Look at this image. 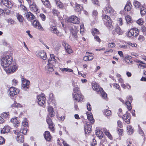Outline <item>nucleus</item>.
I'll return each instance as SVG.
<instances>
[{
  "instance_id": "nucleus-1",
  "label": "nucleus",
  "mask_w": 146,
  "mask_h": 146,
  "mask_svg": "<svg viewBox=\"0 0 146 146\" xmlns=\"http://www.w3.org/2000/svg\"><path fill=\"white\" fill-rule=\"evenodd\" d=\"M13 59V57L10 55L3 57L1 59V66L4 68H7L12 64Z\"/></svg>"
},
{
  "instance_id": "nucleus-2",
  "label": "nucleus",
  "mask_w": 146,
  "mask_h": 146,
  "mask_svg": "<svg viewBox=\"0 0 146 146\" xmlns=\"http://www.w3.org/2000/svg\"><path fill=\"white\" fill-rule=\"evenodd\" d=\"M92 88L94 90L97 92H100L103 98L106 99L107 98V94L104 91L102 88H100L98 84L95 82L92 84Z\"/></svg>"
},
{
  "instance_id": "nucleus-3",
  "label": "nucleus",
  "mask_w": 146,
  "mask_h": 146,
  "mask_svg": "<svg viewBox=\"0 0 146 146\" xmlns=\"http://www.w3.org/2000/svg\"><path fill=\"white\" fill-rule=\"evenodd\" d=\"M50 59L48 60V64L45 67V69L46 71L48 72H52L54 70V66L51 64V61H55L56 60L55 59L54 56L53 54H50Z\"/></svg>"
},
{
  "instance_id": "nucleus-4",
  "label": "nucleus",
  "mask_w": 146,
  "mask_h": 146,
  "mask_svg": "<svg viewBox=\"0 0 146 146\" xmlns=\"http://www.w3.org/2000/svg\"><path fill=\"white\" fill-rule=\"evenodd\" d=\"M139 33V30L137 28H134L131 29L128 33V36L129 37L132 36H136Z\"/></svg>"
},
{
  "instance_id": "nucleus-5",
  "label": "nucleus",
  "mask_w": 146,
  "mask_h": 146,
  "mask_svg": "<svg viewBox=\"0 0 146 146\" xmlns=\"http://www.w3.org/2000/svg\"><path fill=\"white\" fill-rule=\"evenodd\" d=\"M49 30L51 31L52 33L56 34L58 36H62V34L59 32L54 24V25H50Z\"/></svg>"
},
{
  "instance_id": "nucleus-6",
  "label": "nucleus",
  "mask_w": 146,
  "mask_h": 146,
  "mask_svg": "<svg viewBox=\"0 0 146 146\" xmlns=\"http://www.w3.org/2000/svg\"><path fill=\"white\" fill-rule=\"evenodd\" d=\"M104 11L106 13L112 15H113L115 13V12L109 4H107L106 8L104 9Z\"/></svg>"
},
{
  "instance_id": "nucleus-7",
  "label": "nucleus",
  "mask_w": 146,
  "mask_h": 146,
  "mask_svg": "<svg viewBox=\"0 0 146 146\" xmlns=\"http://www.w3.org/2000/svg\"><path fill=\"white\" fill-rule=\"evenodd\" d=\"M18 66L15 63L12 64L11 66L9 68H5V70L7 73H13L15 71L18 69Z\"/></svg>"
},
{
  "instance_id": "nucleus-8",
  "label": "nucleus",
  "mask_w": 146,
  "mask_h": 146,
  "mask_svg": "<svg viewBox=\"0 0 146 146\" xmlns=\"http://www.w3.org/2000/svg\"><path fill=\"white\" fill-rule=\"evenodd\" d=\"M38 100V104L40 106H43L46 100L44 94H42L37 96Z\"/></svg>"
},
{
  "instance_id": "nucleus-9",
  "label": "nucleus",
  "mask_w": 146,
  "mask_h": 146,
  "mask_svg": "<svg viewBox=\"0 0 146 146\" xmlns=\"http://www.w3.org/2000/svg\"><path fill=\"white\" fill-rule=\"evenodd\" d=\"M68 21L74 24H79L80 22V19L75 16L73 15L70 17Z\"/></svg>"
},
{
  "instance_id": "nucleus-10",
  "label": "nucleus",
  "mask_w": 146,
  "mask_h": 146,
  "mask_svg": "<svg viewBox=\"0 0 146 146\" xmlns=\"http://www.w3.org/2000/svg\"><path fill=\"white\" fill-rule=\"evenodd\" d=\"M25 17H26L27 19L32 22V21L34 20L35 18V16L30 12H28L25 13Z\"/></svg>"
},
{
  "instance_id": "nucleus-11",
  "label": "nucleus",
  "mask_w": 146,
  "mask_h": 146,
  "mask_svg": "<svg viewBox=\"0 0 146 146\" xmlns=\"http://www.w3.org/2000/svg\"><path fill=\"white\" fill-rule=\"evenodd\" d=\"M72 95L73 96L74 100L78 102H80L83 101L84 97L82 94H76L74 95L73 93Z\"/></svg>"
},
{
  "instance_id": "nucleus-12",
  "label": "nucleus",
  "mask_w": 146,
  "mask_h": 146,
  "mask_svg": "<svg viewBox=\"0 0 146 146\" xmlns=\"http://www.w3.org/2000/svg\"><path fill=\"white\" fill-rule=\"evenodd\" d=\"M9 92L10 96H13L19 93V90L14 87H11L10 88Z\"/></svg>"
},
{
  "instance_id": "nucleus-13",
  "label": "nucleus",
  "mask_w": 146,
  "mask_h": 146,
  "mask_svg": "<svg viewBox=\"0 0 146 146\" xmlns=\"http://www.w3.org/2000/svg\"><path fill=\"white\" fill-rule=\"evenodd\" d=\"M22 88L23 89H28L30 84V82L26 79H22Z\"/></svg>"
},
{
  "instance_id": "nucleus-14",
  "label": "nucleus",
  "mask_w": 146,
  "mask_h": 146,
  "mask_svg": "<svg viewBox=\"0 0 146 146\" xmlns=\"http://www.w3.org/2000/svg\"><path fill=\"white\" fill-rule=\"evenodd\" d=\"M1 3V5L9 8H11L13 5L12 3L8 0H2Z\"/></svg>"
},
{
  "instance_id": "nucleus-15",
  "label": "nucleus",
  "mask_w": 146,
  "mask_h": 146,
  "mask_svg": "<svg viewBox=\"0 0 146 146\" xmlns=\"http://www.w3.org/2000/svg\"><path fill=\"white\" fill-rule=\"evenodd\" d=\"M112 33L113 35H116V34L121 35L123 33V32L120 27L119 26L116 25L114 30H113Z\"/></svg>"
},
{
  "instance_id": "nucleus-16",
  "label": "nucleus",
  "mask_w": 146,
  "mask_h": 146,
  "mask_svg": "<svg viewBox=\"0 0 146 146\" xmlns=\"http://www.w3.org/2000/svg\"><path fill=\"white\" fill-rule=\"evenodd\" d=\"M32 24L35 28L41 31L43 30V28L37 20H34Z\"/></svg>"
},
{
  "instance_id": "nucleus-17",
  "label": "nucleus",
  "mask_w": 146,
  "mask_h": 146,
  "mask_svg": "<svg viewBox=\"0 0 146 146\" xmlns=\"http://www.w3.org/2000/svg\"><path fill=\"white\" fill-rule=\"evenodd\" d=\"M86 125H85L84 127V130L85 133L86 134H89L90 133L91 131V125L89 124L88 121H87V122L86 123Z\"/></svg>"
},
{
  "instance_id": "nucleus-18",
  "label": "nucleus",
  "mask_w": 146,
  "mask_h": 146,
  "mask_svg": "<svg viewBox=\"0 0 146 146\" xmlns=\"http://www.w3.org/2000/svg\"><path fill=\"white\" fill-rule=\"evenodd\" d=\"M38 56L43 60H45L47 58L46 52L44 51H40L38 54Z\"/></svg>"
},
{
  "instance_id": "nucleus-19",
  "label": "nucleus",
  "mask_w": 146,
  "mask_h": 146,
  "mask_svg": "<svg viewBox=\"0 0 146 146\" xmlns=\"http://www.w3.org/2000/svg\"><path fill=\"white\" fill-rule=\"evenodd\" d=\"M44 136L45 139L47 141H50L51 139V137L50 132L48 131H45L44 134Z\"/></svg>"
},
{
  "instance_id": "nucleus-20",
  "label": "nucleus",
  "mask_w": 146,
  "mask_h": 146,
  "mask_svg": "<svg viewBox=\"0 0 146 146\" xmlns=\"http://www.w3.org/2000/svg\"><path fill=\"white\" fill-rule=\"evenodd\" d=\"M96 134L97 136L100 139H101L103 137L104 134L99 129L96 130Z\"/></svg>"
},
{
  "instance_id": "nucleus-21",
  "label": "nucleus",
  "mask_w": 146,
  "mask_h": 146,
  "mask_svg": "<svg viewBox=\"0 0 146 146\" xmlns=\"http://www.w3.org/2000/svg\"><path fill=\"white\" fill-rule=\"evenodd\" d=\"M105 25L106 26L109 28H112L113 25L112 21L111 20H108V21H106L105 23Z\"/></svg>"
},
{
  "instance_id": "nucleus-22",
  "label": "nucleus",
  "mask_w": 146,
  "mask_h": 146,
  "mask_svg": "<svg viewBox=\"0 0 146 146\" xmlns=\"http://www.w3.org/2000/svg\"><path fill=\"white\" fill-rule=\"evenodd\" d=\"M11 121L14 124V126L17 127H18L19 124V121L17 119H11Z\"/></svg>"
},
{
  "instance_id": "nucleus-23",
  "label": "nucleus",
  "mask_w": 146,
  "mask_h": 146,
  "mask_svg": "<svg viewBox=\"0 0 146 146\" xmlns=\"http://www.w3.org/2000/svg\"><path fill=\"white\" fill-rule=\"evenodd\" d=\"M9 112H3V113L1 115V116H0V117H1V119H3V118H9Z\"/></svg>"
},
{
  "instance_id": "nucleus-24",
  "label": "nucleus",
  "mask_w": 146,
  "mask_h": 146,
  "mask_svg": "<svg viewBox=\"0 0 146 146\" xmlns=\"http://www.w3.org/2000/svg\"><path fill=\"white\" fill-rule=\"evenodd\" d=\"M83 8L82 6L79 4H77L76 5L75 9L77 12H80L82 10Z\"/></svg>"
},
{
  "instance_id": "nucleus-25",
  "label": "nucleus",
  "mask_w": 146,
  "mask_h": 146,
  "mask_svg": "<svg viewBox=\"0 0 146 146\" xmlns=\"http://www.w3.org/2000/svg\"><path fill=\"white\" fill-rule=\"evenodd\" d=\"M23 136L21 135L17 136V140L19 143H23Z\"/></svg>"
},
{
  "instance_id": "nucleus-26",
  "label": "nucleus",
  "mask_w": 146,
  "mask_h": 146,
  "mask_svg": "<svg viewBox=\"0 0 146 146\" xmlns=\"http://www.w3.org/2000/svg\"><path fill=\"white\" fill-rule=\"evenodd\" d=\"M127 133L129 135L132 134L133 132L131 126L130 125L127 126Z\"/></svg>"
},
{
  "instance_id": "nucleus-27",
  "label": "nucleus",
  "mask_w": 146,
  "mask_h": 146,
  "mask_svg": "<svg viewBox=\"0 0 146 146\" xmlns=\"http://www.w3.org/2000/svg\"><path fill=\"white\" fill-rule=\"evenodd\" d=\"M72 84L74 87L73 89V92L74 93L79 92V88H78V86L76 85V83L74 82H73Z\"/></svg>"
},
{
  "instance_id": "nucleus-28",
  "label": "nucleus",
  "mask_w": 146,
  "mask_h": 146,
  "mask_svg": "<svg viewBox=\"0 0 146 146\" xmlns=\"http://www.w3.org/2000/svg\"><path fill=\"white\" fill-rule=\"evenodd\" d=\"M133 5L137 9L141 7V5L140 3L137 1H134Z\"/></svg>"
},
{
  "instance_id": "nucleus-29",
  "label": "nucleus",
  "mask_w": 146,
  "mask_h": 146,
  "mask_svg": "<svg viewBox=\"0 0 146 146\" xmlns=\"http://www.w3.org/2000/svg\"><path fill=\"white\" fill-rule=\"evenodd\" d=\"M131 5L130 3H127L125 6L124 9L125 11H129L131 9Z\"/></svg>"
},
{
  "instance_id": "nucleus-30",
  "label": "nucleus",
  "mask_w": 146,
  "mask_h": 146,
  "mask_svg": "<svg viewBox=\"0 0 146 146\" xmlns=\"http://www.w3.org/2000/svg\"><path fill=\"white\" fill-rule=\"evenodd\" d=\"M140 13L141 15H144L146 13V8L142 7L140 8Z\"/></svg>"
},
{
  "instance_id": "nucleus-31",
  "label": "nucleus",
  "mask_w": 146,
  "mask_h": 146,
  "mask_svg": "<svg viewBox=\"0 0 146 146\" xmlns=\"http://www.w3.org/2000/svg\"><path fill=\"white\" fill-rule=\"evenodd\" d=\"M17 17L19 22H23L24 18L22 15L19 13H18L17 15Z\"/></svg>"
},
{
  "instance_id": "nucleus-32",
  "label": "nucleus",
  "mask_w": 146,
  "mask_h": 146,
  "mask_svg": "<svg viewBox=\"0 0 146 146\" xmlns=\"http://www.w3.org/2000/svg\"><path fill=\"white\" fill-rule=\"evenodd\" d=\"M104 112L105 115L106 116H109L111 114V110L108 109L105 110Z\"/></svg>"
},
{
  "instance_id": "nucleus-33",
  "label": "nucleus",
  "mask_w": 146,
  "mask_h": 146,
  "mask_svg": "<svg viewBox=\"0 0 146 146\" xmlns=\"http://www.w3.org/2000/svg\"><path fill=\"white\" fill-rule=\"evenodd\" d=\"M125 19L127 23H132L133 22V21L131 18L130 16L129 15L125 17Z\"/></svg>"
},
{
  "instance_id": "nucleus-34",
  "label": "nucleus",
  "mask_w": 146,
  "mask_h": 146,
  "mask_svg": "<svg viewBox=\"0 0 146 146\" xmlns=\"http://www.w3.org/2000/svg\"><path fill=\"white\" fill-rule=\"evenodd\" d=\"M55 2L57 5L60 8H62L63 7V4L60 1L55 0Z\"/></svg>"
},
{
  "instance_id": "nucleus-35",
  "label": "nucleus",
  "mask_w": 146,
  "mask_h": 146,
  "mask_svg": "<svg viewBox=\"0 0 146 146\" xmlns=\"http://www.w3.org/2000/svg\"><path fill=\"white\" fill-rule=\"evenodd\" d=\"M92 34L94 36H95V34H99L100 32L98 30L94 28L92 30Z\"/></svg>"
},
{
  "instance_id": "nucleus-36",
  "label": "nucleus",
  "mask_w": 146,
  "mask_h": 146,
  "mask_svg": "<svg viewBox=\"0 0 146 146\" xmlns=\"http://www.w3.org/2000/svg\"><path fill=\"white\" fill-rule=\"evenodd\" d=\"M125 104L126 105L127 109L129 110H130L132 109L131 104L130 101H126L125 102Z\"/></svg>"
},
{
  "instance_id": "nucleus-37",
  "label": "nucleus",
  "mask_w": 146,
  "mask_h": 146,
  "mask_svg": "<svg viewBox=\"0 0 146 146\" xmlns=\"http://www.w3.org/2000/svg\"><path fill=\"white\" fill-rule=\"evenodd\" d=\"M77 32L78 31L76 29H75V30L73 29V30L72 31V33L73 35L76 39V38L77 37Z\"/></svg>"
},
{
  "instance_id": "nucleus-38",
  "label": "nucleus",
  "mask_w": 146,
  "mask_h": 146,
  "mask_svg": "<svg viewBox=\"0 0 146 146\" xmlns=\"http://www.w3.org/2000/svg\"><path fill=\"white\" fill-rule=\"evenodd\" d=\"M131 58V57L130 56H127L125 57V60L126 62L129 63H131L132 61L130 60Z\"/></svg>"
},
{
  "instance_id": "nucleus-39",
  "label": "nucleus",
  "mask_w": 146,
  "mask_h": 146,
  "mask_svg": "<svg viewBox=\"0 0 146 146\" xmlns=\"http://www.w3.org/2000/svg\"><path fill=\"white\" fill-rule=\"evenodd\" d=\"M66 48H65L66 52L68 54H70L72 52V50L70 48V46L69 45L68 46H66Z\"/></svg>"
},
{
  "instance_id": "nucleus-40",
  "label": "nucleus",
  "mask_w": 146,
  "mask_h": 146,
  "mask_svg": "<svg viewBox=\"0 0 146 146\" xmlns=\"http://www.w3.org/2000/svg\"><path fill=\"white\" fill-rule=\"evenodd\" d=\"M27 119H24L22 121V125L25 127H26L28 125V123L26 120Z\"/></svg>"
},
{
  "instance_id": "nucleus-41",
  "label": "nucleus",
  "mask_w": 146,
  "mask_h": 146,
  "mask_svg": "<svg viewBox=\"0 0 146 146\" xmlns=\"http://www.w3.org/2000/svg\"><path fill=\"white\" fill-rule=\"evenodd\" d=\"M6 21L9 23L11 25L13 24L14 23V21L11 19H7Z\"/></svg>"
},
{
  "instance_id": "nucleus-42",
  "label": "nucleus",
  "mask_w": 146,
  "mask_h": 146,
  "mask_svg": "<svg viewBox=\"0 0 146 146\" xmlns=\"http://www.w3.org/2000/svg\"><path fill=\"white\" fill-rule=\"evenodd\" d=\"M138 39L140 42H142L144 40L145 38L143 36L140 35Z\"/></svg>"
},
{
  "instance_id": "nucleus-43",
  "label": "nucleus",
  "mask_w": 146,
  "mask_h": 146,
  "mask_svg": "<svg viewBox=\"0 0 146 146\" xmlns=\"http://www.w3.org/2000/svg\"><path fill=\"white\" fill-rule=\"evenodd\" d=\"M85 121L87 122V121L89 122V124L91 125V124H93L94 122V119H86Z\"/></svg>"
},
{
  "instance_id": "nucleus-44",
  "label": "nucleus",
  "mask_w": 146,
  "mask_h": 146,
  "mask_svg": "<svg viewBox=\"0 0 146 146\" xmlns=\"http://www.w3.org/2000/svg\"><path fill=\"white\" fill-rule=\"evenodd\" d=\"M92 2L93 4L100 6V3L98 0H92Z\"/></svg>"
},
{
  "instance_id": "nucleus-45",
  "label": "nucleus",
  "mask_w": 146,
  "mask_h": 146,
  "mask_svg": "<svg viewBox=\"0 0 146 146\" xmlns=\"http://www.w3.org/2000/svg\"><path fill=\"white\" fill-rule=\"evenodd\" d=\"M13 107H21V105L17 103L16 102H15L14 104L13 105Z\"/></svg>"
},
{
  "instance_id": "nucleus-46",
  "label": "nucleus",
  "mask_w": 146,
  "mask_h": 146,
  "mask_svg": "<svg viewBox=\"0 0 146 146\" xmlns=\"http://www.w3.org/2000/svg\"><path fill=\"white\" fill-rule=\"evenodd\" d=\"M103 131L105 135L107 136H109V135L110 134V132H109L108 130L105 128L103 129Z\"/></svg>"
},
{
  "instance_id": "nucleus-47",
  "label": "nucleus",
  "mask_w": 146,
  "mask_h": 146,
  "mask_svg": "<svg viewBox=\"0 0 146 146\" xmlns=\"http://www.w3.org/2000/svg\"><path fill=\"white\" fill-rule=\"evenodd\" d=\"M49 128L52 132H54V131L55 129L53 124L49 125Z\"/></svg>"
},
{
  "instance_id": "nucleus-48",
  "label": "nucleus",
  "mask_w": 146,
  "mask_h": 146,
  "mask_svg": "<svg viewBox=\"0 0 146 146\" xmlns=\"http://www.w3.org/2000/svg\"><path fill=\"white\" fill-rule=\"evenodd\" d=\"M102 18L104 19H106V21H108V20L110 19V17L107 15H105L104 14L102 15Z\"/></svg>"
},
{
  "instance_id": "nucleus-49",
  "label": "nucleus",
  "mask_w": 146,
  "mask_h": 146,
  "mask_svg": "<svg viewBox=\"0 0 146 146\" xmlns=\"http://www.w3.org/2000/svg\"><path fill=\"white\" fill-rule=\"evenodd\" d=\"M137 23L139 25H142L143 23V21L141 19H140L137 21Z\"/></svg>"
},
{
  "instance_id": "nucleus-50",
  "label": "nucleus",
  "mask_w": 146,
  "mask_h": 146,
  "mask_svg": "<svg viewBox=\"0 0 146 146\" xmlns=\"http://www.w3.org/2000/svg\"><path fill=\"white\" fill-rule=\"evenodd\" d=\"M87 119H93L92 114L90 113L87 114Z\"/></svg>"
},
{
  "instance_id": "nucleus-51",
  "label": "nucleus",
  "mask_w": 146,
  "mask_h": 146,
  "mask_svg": "<svg viewBox=\"0 0 146 146\" xmlns=\"http://www.w3.org/2000/svg\"><path fill=\"white\" fill-rule=\"evenodd\" d=\"M84 30V25L83 24H82L80 26V33L82 34Z\"/></svg>"
},
{
  "instance_id": "nucleus-52",
  "label": "nucleus",
  "mask_w": 146,
  "mask_h": 146,
  "mask_svg": "<svg viewBox=\"0 0 146 146\" xmlns=\"http://www.w3.org/2000/svg\"><path fill=\"white\" fill-rule=\"evenodd\" d=\"M97 144L96 141L94 139H93L91 143V145L92 146H94Z\"/></svg>"
},
{
  "instance_id": "nucleus-53",
  "label": "nucleus",
  "mask_w": 146,
  "mask_h": 146,
  "mask_svg": "<svg viewBox=\"0 0 146 146\" xmlns=\"http://www.w3.org/2000/svg\"><path fill=\"white\" fill-rule=\"evenodd\" d=\"M43 3L44 4V5L47 7H49L50 6V3L48 0H47V1L44 2Z\"/></svg>"
},
{
  "instance_id": "nucleus-54",
  "label": "nucleus",
  "mask_w": 146,
  "mask_h": 146,
  "mask_svg": "<svg viewBox=\"0 0 146 146\" xmlns=\"http://www.w3.org/2000/svg\"><path fill=\"white\" fill-rule=\"evenodd\" d=\"M141 31L143 32V33H145V35H146V29L145 27L144 26H142L141 27Z\"/></svg>"
},
{
  "instance_id": "nucleus-55",
  "label": "nucleus",
  "mask_w": 146,
  "mask_h": 146,
  "mask_svg": "<svg viewBox=\"0 0 146 146\" xmlns=\"http://www.w3.org/2000/svg\"><path fill=\"white\" fill-rule=\"evenodd\" d=\"M40 17L42 21H44L45 20L46 17L43 14H41L40 15Z\"/></svg>"
},
{
  "instance_id": "nucleus-56",
  "label": "nucleus",
  "mask_w": 146,
  "mask_h": 146,
  "mask_svg": "<svg viewBox=\"0 0 146 146\" xmlns=\"http://www.w3.org/2000/svg\"><path fill=\"white\" fill-rule=\"evenodd\" d=\"M108 46L109 48H111L112 47L115 46V43L114 42H111L109 43L108 44Z\"/></svg>"
},
{
  "instance_id": "nucleus-57",
  "label": "nucleus",
  "mask_w": 146,
  "mask_h": 146,
  "mask_svg": "<svg viewBox=\"0 0 146 146\" xmlns=\"http://www.w3.org/2000/svg\"><path fill=\"white\" fill-rule=\"evenodd\" d=\"M94 38L96 41H98L99 42H101V40L98 36H94Z\"/></svg>"
},
{
  "instance_id": "nucleus-58",
  "label": "nucleus",
  "mask_w": 146,
  "mask_h": 146,
  "mask_svg": "<svg viewBox=\"0 0 146 146\" xmlns=\"http://www.w3.org/2000/svg\"><path fill=\"white\" fill-rule=\"evenodd\" d=\"M20 133H23L24 135H25L27 133V130L25 129H21L20 130Z\"/></svg>"
},
{
  "instance_id": "nucleus-59",
  "label": "nucleus",
  "mask_w": 146,
  "mask_h": 146,
  "mask_svg": "<svg viewBox=\"0 0 146 146\" xmlns=\"http://www.w3.org/2000/svg\"><path fill=\"white\" fill-rule=\"evenodd\" d=\"M87 109L88 111H90L92 109L91 106V105L89 103H88L87 104Z\"/></svg>"
},
{
  "instance_id": "nucleus-60",
  "label": "nucleus",
  "mask_w": 146,
  "mask_h": 146,
  "mask_svg": "<svg viewBox=\"0 0 146 146\" xmlns=\"http://www.w3.org/2000/svg\"><path fill=\"white\" fill-rule=\"evenodd\" d=\"M46 121L48 125L53 124L52 119H46Z\"/></svg>"
},
{
  "instance_id": "nucleus-61",
  "label": "nucleus",
  "mask_w": 146,
  "mask_h": 146,
  "mask_svg": "<svg viewBox=\"0 0 146 146\" xmlns=\"http://www.w3.org/2000/svg\"><path fill=\"white\" fill-rule=\"evenodd\" d=\"M113 86L116 89H118L119 90H120V86L117 84H114L113 85Z\"/></svg>"
},
{
  "instance_id": "nucleus-62",
  "label": "nucleus",
  "mask_w": 146,
  "mask_h": 146,
  "mask_svg": "<svg viewBox=\"0 0 146 146\" xmlns=\"http://www.w3.org/2000/svg\"><path fill=\"white\" fill-rule=\"evenodd\" d=\"M54 115V114L53 112H48V115L49 118L52 117Z\"/></svg>"
},
{
  "instance_id": "nucleus-63",
  "label": "nucleus",
  "mask_w": 146,
  "mask_h": 146,
  "mask_svg": "<svg viewBox=\"0 0 146 146\" xmlns=\"http://www.w3.org/2000/svg\"><path fill=\"white\" fill-rule=\"evenodd\" d=\"M117 124L118 126L120 127L121 128L123 127L122 123L121 121H117Z\"/></svg>"
},
{
  "instance_id": "nucleus-64",
  "label": "nucleus",
  "mask_w": 146,
  "mask_h": 146,
  "mask_svg": "<svg viewBox=\"0 0 146 146\" xmlns=\"http://www.w3.org/2000/svg\"><path fill=\"white\" fill-rule=\"evenodd\" d=\"M48 112H54L53 108L51 106H49L48 107Z\"/></svg>"
}]
</instances>
